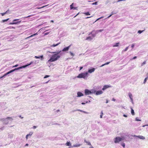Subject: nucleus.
<instances>
[{
	"instance_id": "nucleus-41",
	"label": "nucleus",
	"mask_w": 148,
	"mask_h": 148,
	"mask_svg": "<svg viewBox=\"0 0 148 148\" xmlns=\"http://www.w3.org/2000/svg\"><path fill=\"white\" fill-rule=\"evenodd\" d=\"M88 102V101H86V103L82 102V105H84V104H85L86 103H87Z\"/></svg>"
},
{
	"instance_id": "nucleus-57",
	"label": "nucleus",
	"mask_w": 148,
	"mask_h": 148,
	"mask_svg": "<svg viewBox=\"0 0 148 148\" xmlns=\"http://www.w3.org/2000/svg\"><path fill=\"white\" fill-rule=\"evenodd\" d=\"M83 68V67L82 66V67H80V70H81Z\"/></svg>"
},
{
	"instance_id": "nucleus-12",
	"label": "nucleus",
	"mask_w": 148,
	"mask_h": 148,
	"mask_svg": "<svg viewBox=\"0 0 148 148\" xmlns=\"http://www.w3.org/2000/svg\"><path fill=\"white\" fill-rule=\"evenodd\" d=\"M77 97H80L84 95L83 94L80 92H78L77 93Z\"/></svg>"
},
{
	"instance_id": "nucleus-8",
	"label": "nucleus",
	"mask_w": 148,
	"mask_h": 148,
	"mask_svg": "<svg viewBox=\"0 0 148 148\" xmlns=\"http://www.w3.org/2000/svg\"><path fill=\"white\" fill-rule=\"evenodd\" d=\"M84 92L86 95H90L92 93L91 90H90L88 89H85Z\"/></svg>"
},
{
	"instance_id": "nucleus-46",
	"label": "nucleus",
	"mask_w": 148,
	"mask_h": 148,
	"mask_svg": "<svg viewBox=\"0 0 148 148\" xmlns=\"http://www.w3.org/2000/svg\"><path fill=\"white\" fill-rule=\"evenodd\" d=\"M37 128V126H34L33 127V128L34 129H35Z\"/></svg>"
},
{
	"instance_id": "nucleus-2",
	"label": "nucleus",
	"mask_w": 148,
	"mask_h": 148,
	"mask_svg": "<svg viewBox=\"0 0 148 148\" xmlns=\"http://www.w3.org/2000/svg\"><path fill=\"white\" fill-rule=\"evenodd\" d=\"M32 63V62H31V63L29 64H28V65H25V66H22L20 67H18V68H15L13 70H11L10 71H9V72H7V73H5L1 77H0V78H2L3 77H5V76H6L8 75V74H10V73H11L14 71L15 70H20V69H22L23 68H25V67H26L27 66H28L30 65V64H31Z\"/></svg>"
},
{
	"instance_id": "nucleus-21",
	"label": "nucleus",
	"mask_w": 148,
	"mask_h": 148,
	"mask_svg": "<svg viewBox=\"0 0 148 148\" xmlns=\"http://www.w3.org/2000/svg\"><path fill=\"white\" fill-rule=\"evenodd\" d=\"M60 42H59L58 44H53V45L51 46V47H55L56 46H57L58 45L60 44Z\"/></svg>"
},
{
	"instance_id": "nucleus-23",
	"label": "nucleus",
	"mask_w": 148,
	"mask_h": 148,
	"mask_svg": "<svg viewBox=\"0 0 148 148\" xmlns=\"http://www.w3.org/2000/svg\"><path fill=\"white\" fill-rule=\"evenodd\" d=\"M48 5H45V6H43L42 7H40V8L37 7L36 8V9H41V8H44L45 7H46V6H47Z\"/></svg>"
},
{
	"instance_id": "nucleus-13",
	"label": "nucleus",
	"mask_w": 148,
	"mask_h": 148,
	"mask_svg": "<svg viewBox=\"0 0 148 148\" xmlns=\"http://www.w3.org/2000/svg\"><path fill=\"white\" fill-rule=\"evenodd\" d=\"M43 55L41 56H35V58L36 59H41V60H42L43 59Z\"/></svg>"
},
{
	"instance_id": "nucleus-53",
	"label": "nucleus",
	"mask_w": 148,
	"mask_h": 148,
	"mask_svg": "<svg viewBox=\"0 0 148 148\" xmlns=\"http://www.w3.org/2000/svg\"><path fill=\"white\" fill-rule=\"evenodd\" d=\"M49 32L46 33L45 34V35H47V34H49Z\"/></svg>"
},
{
	"instance_id": "nucleus-5",
	"label": "nucleus",
	"mask_w": 148,
	"mask_h": 148,
	"mask_svg": "<svg viewBox=\"0 0 148 148\" xmlns=\"http://www.w3.org/2000/svg\"><path fill=\"white\" fill-rule=\"evenodd\" d=\"M114 140L115 143H117L122 141V138L119 137H117L114 139Z\"/></svg>"
},
{
	"instance_id": "nucleus-29",
	"label": "nucleus",
	"mask_w": 148,
	"mask_h": 148,
	"mask_svg": "<svg viewBox=\"0 0 148 148\" xmlns=\"http://www.w3.org/2000/svg\"><path fill=\"white\" fill-rule=\"evenodd\" d=\"M144 31V30H142V31L138 30V33H139V34H140L141 33H142Z\"/></svg>"
},
{
	"instance_id": "nucleus-36",
	"label": "nucleus",
	"mask_w": 148,
	"mask_h": 148,
	"mask_svg": "<svg viewBox=\"0 0 148 148\" xmlns=\"http://www.w3.org/2000/svg\"><path fill=\"white\" fill-rule=\"evenodd\" d=\"M69 53H70V54L71 56H74V54L73 53L71 52V51H70Z\"/></svg>"
},
{
	"instance_id": "nucleus-61",
	"label": "nucleus",
	"mask_w": 148,
	"mask_h": 148,
	"mask_svg": "<svg viewBox=\"0 0 148 148\" xmlns=\"http://www.w3.org/2000/svg\"><path fill=\"white\" fill-rule=\"evenodd\" d=\"M19 117L20 118H21V119H23V117H22L21 116H19Z\"/></svg>"
},
{
	"instance_id": "nucleus-63",
	"label": "nucleus",
	"mask_w": 148,
	"mask_h": 148,
	"mask_svg": "<svg viewBox=\"0 0 148 148\" xmlns=\"http://www.w3.org/2000/svg\"><path fill=\"white\" fill-rule=\"evenodd\" d=\"M108 99H106V103H108Z\"/></svg>"
},
{
	"instance_id": "nucleus-45",
	"label": "nucleus",
	"mask_w": 148,
	"mask_h": 148,
	"mask_svg": "<svg viewBox=\"0 0 148 148\" xmlns=\"http://www.w3.org/2000/svg\"><path fill=\"white\" fill-rule=\"evenodd\" d=\"M134 44H132V45H131V47L132 48H133L134 47Z\"/></svg>"
},
{
	"instance_id": "nucleus-44",
	"label": "nucleus",
	"mask_w": 148,
	"mask_h": 148,
	"mask_svg": "<svg viewBox=\"0 0 148 148\" xmlns=\"http://www.w3.org/2000/svg\"><path fill=\"white\" fill-rule=\"evenodd\" d=\"M6 14V12H5V13H1V14L2 15V16H3Z\"/></svg>"
},
{
	"instance_id": "nucleus-31",
	"label": "nucleus",
	"mask_w": 148,
	"mask_h": 148,
	"mask_svg": "<svg viewBox=\"0 0 148 148\" xmlns=\"http://www.w3.org/2000/svg\"><path fill=\"white\" fill-rule=\"evenodd\" d=\"M73 3L72 4H71L70 5V9L71 10V9H73Z\"/></svg>"
},
{
	"instance_id": "nucleus-6",
	"label": "nucleus",
	"mask_w": 148,
	"mask_h": 148,
	"mask_svg": "<svg viewBox=\"0 0 148 148\" xmlns=\"http://www.w3.org/2000/svg\"><path fill=\"white\" fill-rule=\"evenodd\" d=\"M103 93V92L101 90L99 91L95 90L93 92V93H94L97 95L102 94Z\"/></svg>"
},
{
	"instance_id": "nucleus-51",
	"label": "nucleus",
	"mask_w": 148,
	"mask_h": 148,
	"mask_svg": "<svg viewBox=\"0 0 148 148\" xmlns=\"http://www.w3.org/2000/svg\"><path fill=\"white\" fill-rule=\"evenodd\" d=\"M73 9L74 10H77V7H73Z\"/></svg>"
},
{
	"instance_id": "nucleus-19",
	"label": "nucleus",
	"mask_w": 148,
	"mask_h": 148,
	"mask_svg": "<svg viewBox=\"0 0 148 148\" xmlns=\"http://www.w3.org/2000/svg\"><path fill=\"white\" fill-rule=\"evenodd\" d=\"M119 44V42L116 43L115 45L113 46V47H118Z\"/></svg>"
},
{
	"instance_id": "nucleus-24",
	"label": "nucleus",
	"mask_w": 148,
	"mask_h": 148,
	"mask_svg": "<svg viewBox=\"0 0 148 148\" xmlns=\"http://www.w3.org/2000/svg\"><path fill=\"white\" fill-rule=\"evenodd\" d=\"M148 79V77H146V78H145V79L144 80L143 83L144 84H145V83L146 82L147 80Z\"/></svg>"
},
{
	"instance_id": "nucleus-26",
	"label": "nucleus",
	"mask_w": 148,
	"mask_h": 148,
	"mask_svg": "<svg viewBox=\"0 0 148 148\" xmlns=\"http://www.w3.org/2000/svg\"><path fill=\"white\" fill-rule=\"evenodd\" d=\"M92 69H89L88 71V72H89V73H92Z\"/></svg>"
},
{
	"instance_id": "nucleus-39",
	"label": "nucleus",
	"mask_w": 148,
	"mask_h": 148,
	"mask_svg": "<svg viewBox=\"0 0 148 148\" xmlns=\"http://www.w3.org/2000/svg\"><path fill=\"white\" fill-rule=\"evenodd\" d=\"M135 120H136V121H141V120L138 119L137 117H136V118Z\"/></svg>"
},
{
	"instance_id": "nucleus-4",
	"label": "nucleus",
	"mask_w": 148,
	"mask_h": 148,
	"mask_svg": "<svg viewBox=\"0 0 148 148\" xmlns=\"http://www.w3.org/2000/svg\"><path fill=\"white\" fill-rule=\"evenodd\" d=\"M88 73L87 72L86 73H82L78 75L77 77L79 78H85L88 75Z\"/></svg>"
},
{
	"instance_id": "nucleus-25",
	"label": "nucleus",
	"mask_w": 148,
	"mask_h": 148,
	"mask_svg": "<svg viewBox=\"0 0 148 148\" xmlns=\"http://www.w3.org/2000/svg\"><path fill=\"white\" fill-rule=\"evenodd\" d=\"M33 134V132H30L29 134L27 135V136H31Z\"/></svg>"
},
{
	"instance_id": "nucleus-62",
	"label": "nucleus",
	"mask_w": 148,
	"mask_h": 148,
	"mask_svg": "<svg viewBox=\"0 0 148 148\" xmlns=\"http://www.w3.org/2000/svg\"><path fill=\"white\" fill-rule=\"evenodd\" d=\"M100 118H102V115L101 114L100 115Z\"/></svg>"
},
{
	"instance_id": "nucleus-59",
	"label": "nucleus",
	"mask_w": 148,
	"mask_h": 148,
	"mask_svg": "<svg viewBox=\"0 0 148 148\" xmlns=\"http://www.w3.org/2000/svg\"><path fill=\"white\" fill-rule=\"evenodd\" d=\"M105 65V64H102L101 66H100V67H102V66H104Z\"/></svg>"
},
{
	"instance_id": "nucleus-1",
	"label": "nucleus",
	"mask_w": 148,
	"mask_h": 148,
	"mask_svg": "<svg viewBox=\"0 0 148 148\" xmlns=\"http://www.w3.org/2000/svg\"><path fill=\"white\" fill-rule=\"evenodd\" d=\"M62 51H58L57 52H51V53H54L51 57L50 59L47 62H53L57 60L60 57V55H61L62 54L61 53ZM51 53V52H50Z\"/></svg>"
},
{
	"instance_id": "nucleus-50",
	"label": "nucleus",
	"mask_w": 148,
	"mask_h": 148,
	"mask_svg": "<svg viewBox=\"0 0 148 148\" xmlns=\"http://www.w3.org/2000/svg\"><path fill=\"white\" fill-rule=\"evenodd\" d=\"M136 58H137V57H136V56H135V57H133V59H131V60H132V59H136Z\"/></svg>"
},
{
	"instance_id": "nucleus-30",
	"label": "nucleus",
	"mask_w": 148,
	"mask_h": 148,
	"mask_svg": "<svg viewBox=\"0 0 148 148\" xmlns=\"http://www.w3.org/2000/svg\"><path fill=\"white\" fill-rule=\"evenodd\" d=\"M121 145L123 148L125 147V143H122Z\"/></svg>"
},
{
	"instance_id": "nucleus-14",
	"label": "nucleus",
	"mask_w": 148,
	"mask_h": 148,
	"mask_svg": "<svg viewBox=\"0 0 148 148\" xmlns=\"http://www.w3.org/2000/svg\"><path fill=\"white\" fill-rule=\"evenodd\" d=\"M38 34V33L37 32L36 33H35L33 35H31V36H29V37H27L25 38V39H28L30 37H32L35 36H36V35H37Z\"/></svg>"
},
{
	"instance_id": "nucleus-7",
	"label": "nucleus",
	"mask_w": 148,
	"mask_h": 148,
	"mask_svg": "<svg viewBox=\"0 0 148 148\" xmlns=\"http://www.w3.org/2000/svg\"><path fill=\"white\" fill-rule=\"evenodd\" d=\"M130 136H133L136 138H138L144 140L145 139V137L141 135L136 136L135 135H131Z\"/></svg>"
},
{
	"instance_id": "nucleus-28",
	"label": "nucleus",
	"mask_w": 148,
	"mask_h": 148,
	"mask_svg": "<svg viewBox=\"0 0 148 148\" xmlns=\"http://www.w3.org/2000/svg\"><path fill=\"white\" fill-rule=\"evenodd\" d=\"M21 21H18L17 22H14V24H18L21 22Z\"/></svg>"
},
{
	"instance_id": "nucleus-52",
	"label": "nucleus",
	"mask_w": 148,
	"mask_h": 148,
	"mask_svg": "<svg viewBox=\"0 0 148 148\" xmlns=\"http://www.w3.org/2000/svg\"><path fill=\"white\" fill-rule=\"evenodd\" d=\"M123 116L124 117H127V115L125 114H123Z\"/></svg>"
},
{
	"instance_id": "nucleus-35",
	"label": "nucleus",
	"mask_w": 148,
	"mask_h": 148,
	"mask_svg": "<svg viewBox=\"0 0 148 148\" xmlns=\"http://www.w3.org/2000/svg\"><path fill=\"white\" fill-rule=\"evenodd\" d=\"M7 29H11L12 28H13V29H15V27H7Z\"/></svg>"
},
{
	"instance_id": "nucleus-22",
	"label": "nucleus",
	"mask_w": 148,
	"mask_h": 148,
	"mask_svg": "<svg viewBox=\"0 0 148 148\" xmlns=\"http://www.w3.org/2000/svg\"><path fill=\"white\" fill-rule=\"evenodd\" d=\"M84 142L87 143L88 145H91V144L89 142L87 141L86 140H84Z\"/></svg>"
},
{
	"instance_id": "nucleus-34",
	"label": "nucleus",
	"mask_w": 148,
	"mask_h": 148,
	"mask_svg": "<svg viewBox=\"0 0 148 148\" xmlns=\"http://www.w3.org/2000/svg\"><path fill=\"white\" fill-rule=\"evenodd\" d=\"M9 19V18H8L7 19H5V20H2V22H5L7 21Z\"/></svg>"
},
{
	"instance_id": "nucleus-10",
	"label": "nucleus",
	"mask_w": 148,
	"mask_h": 148,
	"mask_svg": "<svg viewBox=\"0 0 148 148\" xmlns=\"http://www.w3.org/2000/svg\"><path fill=\"white\" fill-rule=\"evenodd\" d=\"M111 86H110V85H104L103 86V87L102 88V90H106V89H107L108 88H110V87H111Z\"/></svg>"
},
{
	"instance_id": "nucleus-43",
	"label": "nucleus",
	"mask_w": 148,
	"mask_h": 148,
	"mask_svg": "<svg viewBox=\"0 0 148 148\" xmlns=\"http://www.w3.org/2000/svg\"><path fill=\"white\" fill-rule=\"evenodd\" d=\"M18 66V65L17 64H16V65H15V66H13V67H16Z\"/></svg>"
},
{
	"instance_id": "nucleus-48",
	"label": "nucleus",
	"mask_w": 148,
	"mask_h": 148,
	"mask_svg": "<svg viewBox=\"0 0 148 148\" xmlns=\"http://www.w3.org/2000/svg\"><path fill=\"white\" fill-rule=\"evenodd\" d=\"M121 138H122V141L123 140L125 139V138L123 137Z\"/></svg>"
},
{
	"instance_id": "nucleus-55",
	"label": "nucleus",
	"mask_w": 148,
	"mask_h": 148,
	"mask_svg": "<svg viewBox=\"0 0 148 148\" xmlns=\"http://www.w3.org/2000/svg\"><path fill=\"white\" fill-rule=\"evenodd\" d=\"M115 100H116V99L114 98H112V101H115Z\"/></svg>"
},
{
	"instance_id": "nucleus-64",
	"label": "nucleus",
	"mask_w": 148,
	"mask_h": 148,
	"mask_svg": "<svg viewBox=\"0 0 148 148\" xmlns=\"http://www.w3.org/2000/svg\"><path fill=\"white\" fill-rule=\"evenodd\" d=\"M101 114L103 115V111H102L101 112Z\"/></svg>"
},
{
	"instance_id": "nucleus-49",
	"label": "nucleus",
	"mask_w": 148,
	"mask_h": 148,
	"mask_svg": "<svg viewBox=\"0 0 148 148\" xmlns=\"http://www.w3.org/2000/svg\"><path fill=\"white\" fill-rule=\"evenodd\" d=\"M10 25H14V22L10 23L9 24Z\"/></svg>"
},
{
	"instance_id": "nucleus-15",
	"label": "nucleus",
	"mask_w": 148,
	"mask_h": 148,
	"mask_svg": "<svg viewBox=\"0 0 148 148\" xmlns=\"http://www.w3.org/2000/svg\"><path fill=\"white\" fill-rule=\"evenodd\" d=\"M81 145V144H76L73 145L72 146H71V147H70L69 148L73 147H79Z\"/></svg>"
},
{
	"instance_id": "nucleus-56",
	"label": "nucleus",
	"mask_w": 148,
	"mask_h": 148,
	"mask_svg": "<svg viewBox=\"0 0 148 148\" xmlns=\"http://www.w3.org/2000/svg\"><path fill=\"white\" fill-rule=\"evenodd\" d=\"M111 13L112 14H111V15H112L114 14H116V13H114L113 12H112Z\"/></svg>"
},
{
	"instance_id": "nucleus-40",
	"label": "nucleus",
	"mask_w": 148,
	"mask_h": 148,
	"mask_svg": "<svg viewBox=\"0 0 148 148\" xmlns=\"http://www.w3.org/2000/svg\"><path fill=\"white\" fill-rule=\"evenodd\" d=\"M85 14L87 15H90V14L89 13V12H86L85 13Z\"/></svg>"
},
{
	"instance_id": "nucleus-58",
	"label": "nucleus",
	"mask_w": 148,
	"mask_h": 148,
	"mask_svg": "<svg viewBox=\"0 0 148 148\" xmlns=\"http://www.w3.org/2000/svg\"><path fill=\"white\" fill-rule=\"evenodd\" d=\"M112 15L110 14V16H109L108 17H107V18H109L111 16H112Z\"/></svg>"
},
{
	"instance_id": "nucleus-11",
	"label": "nucleus",
	"mask_w": 148,
	"mask_h": 148,
	"mask_svg": "<svg viewBox=\"0 0 148 148\" xmlns=\"http://www.w3.org/2000/svg\"><path fill=\"white\" fill-rule=\"evenodd\" d=\"M71 47V45H69V46L66 47L64 48L62 50L63 51H68L69 49V48Z\"/></svg>"
},
{
	"instance_id": "nucleus-37",
	"label": "nucleus",
	"mask_w": 148,
	"mask_h": 148,
	"mask_svg": "<svg viewBox=\"0 0 148 148\" xmlns=\"http://www.w3.org/2000/svg\"><path fill=\"white\" fill-rule=\"evenodd\" d=\"M146 61H144L141 64V66H143L146 64Z\"/></svg>"
},
{
	"instance_id": "nucleus-18",
	"label": "nucleus",
	"mask_w": 148,
	"mask_h": 148,
	"mask_svg": "<svg viewBox=\"0 0 148 148\" xmlns=\"http://www.w3.org/2000/svg\"><path fill=\"white\" fill-rule=\"evenodd\" d=\"M131 113L132 115H134L135 114V113L134 111V110L132 108H131Z\"/></svg>"
},
{
	"instance_id": "nucleus-32",
	"label": "nucleus",
	"mask_w": 148,
	"mask_h": 148,
	"mask_svg": "<svg viewBox=\"0 0 148 148\" xmlns=\"http://www.w3.org/2000/svg\"><path fill=\"white\" fill-rule=\"evenodd\" d=\"M103 18V16H101V17L97 19L95 22H96V21H97L99 20L101 18Z\"/></svg>"
},
{
	"instance_id": "nucleus-47",
	"label": "nucleus",
	"mask_w": 148,
	"mask_h": 148,
	"mask_svg": "<svg viewBox=\"0 0 148 148\" xmlns=\"http://www.w3.org/2000/svg\"><path fill=\"white\" fill-rule=\"evenodd\" d=\"M19 20V19H14L13 21H18V20Z\"/></svg>"
},
{
	"instance_id": "nucleus-27",
	"label": "nucleus",
	"mask_w": 148,
	"mask_h": 148,
	"mask_svg": "<svg viewBox=\"0 0 148 148\" xmlns=\"http://www.w3.org/2000/svg\"><path fill=\"white\" fill-rule=\"evenodd\" d=\"M128 48V47H126L124 50H123L122 51V52H124V51H126L127 50Z\"/></svg>"
},
{
	"instance_id": "nucleus-3",
	"label": "nucleus",
	"mask_w": 148,
	"mask_h": 148,
	"mask_svg": "<svg viewBox=\"0 0 148 148\" xmlns=\"http://www.w3.org/2000/svg\"><path fill=\"white\" fill-rule=\"evenodd\" d=\"M12 117H8L5 119H3L1 120L3 123L5 124H8L10 121H12Z\"/></svg>"
},
{
	"instance_id": "nucleus-60",
	"label": "nucleus",
	"mask_w": 148,
	"mask_h": 148,
	"mask_svg": "<svg viewBox=\"0 0 148 148\" xmlns=\"http://www.w3.org/2000/svg\"><path fill=\"white\" fill-rule=\"evenodd\" d=\"M31 16V15H29V16H28L27 17H25V18H28V17H30Z\"/></svg>"
},
{
	"instance_id": "nucleus-33",
	"label": "nucleus",
	"mask_w": 148,
	"mask_h": 148,
	"mask_svg": "<svg viewBox=\"0 0 148 148\" xmlns=\"http://www.w3.org/2000/svg\"><path fill=\"white\" fill-rule=\"evenodd\" d=\"M103 29H100V30H98V31H96V32L97 33H98L99 32H101L102 31H103Z\"/></svg>"
},
{
	"instance_id": "nucleus-20",
	"label": "nucleus",
	"mask_w": 148,
	"mask_h": 148,
	"mask_svg": "<svg viewBox=\"0 0 148 148\" xmlns=\"http://www.w3.org/2000/svg\"><path fill=\"white\" fill-rule=\"evenodd\" d=\"M92 39V38L91 36H89L86 38V40H91Z\"/></svg>"
},
{
	"instance_id": "nucleus-17",
	"label": "nucleus",
	"mask_w": 148,
	"mask_h": 148,
	"mask_svg": "<svg viewBox=\"0 0 148 148\" xmlns=\"http://www.w3.org/2000/svg\"><path fill=\"white\" fill-rule=\"evenodd\" d=\"M77 111H79L80 112H83L85 114H87L88 113L87 112H86L83 111L82 110H80L79 109H77Z\"/></svg>"
},
{
	"instance_id": "nucleus-42",
	"label": "nucleus",
	"mask_w": 148,
	"mask_h": 148,
	"mask_svg": "<svg viewBox=\"0 0 148 148\" xmlns=\"http://www.w3.org/2000/svg\"><path fill=\"white\" fill-rule=\"evenodd\" d=\"M97 2H96L95 3H93V5H97Z\"/></svg>"
},
{
	"instance_id": "nucleus-9",
	"label": "nucleus",
	"mask_w": 148,
	"mask_h": 148,
	"mask_svg": "<svg viewBox=\"0 0 148 148\" xmlns=\"http://www.w3.org/2000/svg\"><path fill=\"white\" fill-rule=\"evenodd\" d=\"M128 96L130 98V99L131 101L132 102V103H133V96L131 93L130 92L128 94Z\"/></svg>"
},
{
	"instance_id": "nucleus-38",
	"label": "nucleus",
	"mask_w": 148,
	"mask_h": 148,
	"mask_svg": "<svg viewBox=\"0 0 148 148\" xmlns=\"http://www.w3.org/2000/svg\"><path fill=\"white\" fill-rule=\"evenodd\" d=\"M50 77V76L49 75H46L44 77V78H46L47 77Z\"/></svg>"
},
{
	"instance_id": "nucleus-16",
	"label": "nucleus",
	"mask_w": 148,
	"mask_h": 148,
	"mask_svg": "<svg viewBox=\"0 0 148 148\" xmlns=\"http://www.w3.org/2000/svg\"><path fill=\"white\" fill-rule=\"evenodd\" d=\"M66 145L67 146H70V147H71V146H72V145H71V144L70 143V142H67V143H66Z\"/></svg>"
},
{
	"instance_id": "nucleus-54",
	"label": "nucleus",
	"mask_w": 148,
	"mask_h": 148,
	"mask_svg": "<svg viewBox=\"0 0 148 148\" xmlns=\"http://www.w3.org/2000/svg\"><path fill=\"white\" fill-rule=\"evenodd\" d=\"M110 63V62H107L106 63H105V65H107V64H108L109 63Z\"/></svg>"
}]
</instances>
